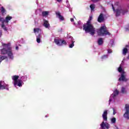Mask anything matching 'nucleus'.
<instances>
[{
  "label": "nucleus",
  "instance_id": "nucleus-23",
  "mask_svg": "<svg viewBox=\"0 0 129 129\" xmlns=\"http://www.w3.org/2000/svg\"><path fill=\"white\" fill-rule=\"evenodd\" d=\"M111 120V123L112 124H115V122H116V118L115 117H112L110 119Z\"/></svg>",
  "mask_w": 129,
  "mask_h": 129
},
{
  "label": "nucleus",
  "instance_id": "nucleus-15",
  "mask_svg": "<svg viewBox=\"0 0 129 129\" xmlns=\"http://www.w3.org/2000/svg\"><path fill=\"white\" fill-rule=\"evenodd\" d=\"M56 18L59 19V21L60 22H62V21H64V17H63L62 15H61V14H60V12H57L56 13Z\"/></svg>",
  "mask_w": 129,
  "mask_h": 129
},
{
  "label": "nucleus",
  "instance_id": "nucleus-24",
  "mask_svg": "<svg viewBox=\"0 0 129 129\" xmlns=\"http://www.w3.org/2000/svg\"><path fill=\"white\" fill-rule=\"evenodd\" d=\"M90 8L91 9V12H93V11H94V9H95V5L91 4L90 6Z\"/></svg>",
  "mask_w": 129,
  "mask_h": 129
},
{
  "label": "nucleus",
  "instance_id": "nucleus-22",
  "mask_svg": "<svg viewBox=\"0 0 129 129\" xmlns=\"http://www.w3.org/2000/svg\"><path fill=\"white\" fill-rule=\"evenodd\" d=\"M98 44L100 46L103 44V39L101 38L98 39Z\"/></svg>",
  "mask_w": 129,
  "mask_h": 129
},
{
  "label": "nucleus",
  "instance_id": "nucleus-19",
  "mask_svg": "<svg viewBox=\"0 0 129 129\" xmlns=\"http://www.w3.org/2000/svg\"><path fill=\"white\" fill-rule=\"evenodd\" d=\"M50 14V11H43L42 12V17H44L45 18H47L49 14Z\"/></svg>",
  "mask_w": 129,
  "mask_h": 129
},
{
  "label": "nucleus",
  "instance_id": "nucleus-25",
  "mask_svg": "<svg viewBox=\"0 0 129 129\" xmlns=\"http://www.w3.org/2000/svg\"><path fill=\"white\" fill-rule=\"evenodd\" d=\"M108 45L109 47H112L114 45V41L113 40H110Z\"/></svg>",
  "mask_w": 129,
  "mask_h": 129
},
{
  "label": "nucleus",
  "instance_id": "nucleus-32",
  "mask_svg": "<svg viewBox=\"0 0 129 129\" xmlns=\"http://www.w3.org/2000/svg\"><path fill=\"white\" fill-rule=\"evenodd\" d=\"M113 114L114 115V114H115V113H116V112H115V110L114 109V108H113Z\"/></svg>",
  "mask_w": 129,
  "mask_h": 129
},
{
  "label": "nucleus",
  "instance_id": "nucleus-11",
  "mask_svg": "<svg viewBox=\"0 0 129 129\" xmlns=\"http://www.w3.org/2000/svg\"><path fill=\"white\" fill-rule=\"evenodd\" d=\"M125 112L123 114L124 117L127 119H129V105L126 104L125 106Z\"/></svg>",
  "mask_w": 129,
  "mask_h": 129
},
{
  "label": "nucleus",
  "instance_id": "nucleus-8",
  "mask_svg": "<svg viewBox=\"0 0 129 129\" xmlns=\"http://www.w3.org/2000/svg\"><path fill=\"white\" fill-rule=\"evenodd\" d=\"M116 6H118V3H116L115 4V7L113 6V5H112V9L114 13H116V16L118 17V16L120 15V14H122V15L124 14V12L123 11V10L121 8V7H119L115 11L114 10V8H116Z\"/></svg>",
  "mask_w": 129,
  "mask_h": 129
},
{
  "label": "nucleus",
  "instance_id": "nucleus-5",
  "mask_svg": "<svg viewBox=\"0 0 129 129\" xmlns=\"http://www.w3.org/2000/svg\"><path fill=\"white\" fill-rule=\"evenodd\" d=\"M20 77L19 76L15 75L12 77L13 80V84L14 87L18 88V87H22L24 85V82L19 79Z\"/></svg>",
  "mask_w": 129,
  "mask_h": 129
},
{
  "label": "nucleus",
  "instance_id": "nucleus-30",
  "mask_svg": "<svg viewBox=\"0 0 129 129\" xmlns=\"http://www.w3.org/2000/svg\"><path fill=\"white\" fill-rule=\"evenodd\" d=\"M107 52L108 54H111V53H112V50L111 49H108Z\"/></svg>",
  "mask_w": 129,
  "mask_h": 129
},
{
  "label": "nucleus",
  "instance_id": "nucleus-31",
  "mask_svg": "<svg viewBox=\"0 0 129 129\" xmlns=\"http://www.w3.org/2000/svg\"><path fill=\"white\" fill-rule=\"evenodd\" d=\"M91 1L93 3H96L97 2H99V1H100V0H91Z\"/></svg>",
  "mask_w": 129,
  "mask_h": 129
},
{
  "label": "nucleus",
  "instance_id": "nucleus-2",
  "mask_svg": "<svg viewBox=\"0 0 129 129\" xmlns=\"http://www.w3.org/2000/svg\"><path fill=\"white\" fill-rule=\"evenodd\" d=\"M92 20V16H90L87 23L84 25L83 30H84L86 33H90L91 35L93 36L95 34V28H94L93 25L91 24Z\"/></svg>",
  "mask_w": 129,
  "mask_h": 129
},
{
  "label": "nucleus",
  "instance_id": "nucleus-29",
  "mask_svg": "<svg viewBox=\"0 0 129 129\" xmlns=\"http://www.w3.org/2000/svg\"><path fill=\"white\" fill-rule=\"evenodd\" d=\"M121 91L122 93H125V88L122 87Z\"/></svg>",
  "mask_w": 129,
  "mask_h": 129
},
{
  "label": "nucleus",
  "instance_id": "nucleus-27",
  "mask_svg": "<svg viewBox=\"0 0 129 129\" xmlns=\"http://www.w3.org/2000/svg\"><path fill=\"white\" fill-rule=\"evenodd\" d=\"M108 58V55H103L101 57V60H105V59H107Z\"/></svg>",
  "mask_w": 129,
  "mask_h": 129
},
{
  "label": "nucleus",
  "instance_id": "nucleus-35",
  "mask_svg": "<svg viewBox=\"0 0 129 129\" xmlns=\"http://www.w3.org/2000/svg\"><path fill=\"white\" fill-rule=\"evenodd\" d=\"M126 59H127V60H129V54L127 55V56L126 57Z\"/></svg>",
  "mask_w": 129,
  "mask_h": 129
},
{
  "label": "nucleus",
  "instance_id": "nucleus-18",
  "mask_svg": "<svg viewBox=\"0 0 129 129\" xmlns=\"http://www.w3.org/2000/svg\"><path fill=\"white\" fill-rule=\"evenodd\" d=\"M104 21V17H103V14L101 13L98 18V22L101 23Z\"/></svg>",
  "mask_w": 129,
  "mask_h": 129
},
{
  "label": "nucleus",
  "instance_id": "nucleus-10",
  "mask_svg": "<svg viewBox=\"0 0 129 129\" xmlns=\"http://www.w3.org/2000/svg\"><path fill=\"white\" fill-rule=\"evenodd\" d=\"M54 42L57 46H58L59 47L61 46H66L67 45V42L66 41L62 39H54Z\"/></svg>",
  "mask_w": 129,
  "mask_h": 129
},
{
  "label": "nucleus",
  "instance_id": "nucleus-21",
  "mask_svg": "<svg viewBox=\"0 0 129 129\" xmlns=\"http://www.w3.org/2000/svg\"><path fill=\"white\" fill-rule=\"evenodd\" d=\"M28 79V77L27 76H23L19 78V79L21 80V81H26L27 79Z\"/></svg>",
  "mask_w": 129,
  "mask_h": 129
},
{
  "label": "nucleus",
  "instance_id": "nucleus-16",
  "mask_svg": "<svg viewBox=\"0 0 129 129\" xmlns=\"http://www.w3.org/2000/svg\"><path fill=\"white\" fill-rule=\"evenodd\" d=\"M0 13L2 16H6L7 15V10L4 7H2L0 9Z\"/></svg>",
  "mask_w": 129,
  "mask_h": 129
},
{
  "label": "nucleus",
  "instance_id": "nucleus-38",
  "mask_svg": "<svg viewBox=\"0 0 129 129\" xmlns=\"http://www.w3.org/2000/svg\"><path fill=\"white\" fill-rule=\"evenodd\" d=\"M57 1V2H58V3H60V2H61V1H62V0H56Z\"/></svg>",
  "mask_w": 129,
  "mask_h": 129
},
{
  "label": "nucleus",
  "instance_id": "nucleus-9",
  "mask_svg": "<svg viewBox=\"0 0 129 129\" xmlns=\"http://www.w3.org/2000/svg\"><path fill=\"white\" fill-rule=\"evenodd\" d=\"M118 90H117V89H116L113 93H112V95H110V98L109 100V103H110V102H114V101H115V99H116V97L117 96V95H118Z\"/></svg>",
  "mask_w": 129,
  "mask_h": 129
},
{
  "label": "nucleus",
  "instance_id": "nucleus-3",
  "mask_svg": "<svg viewBox=\"0 0 129 129\" xmlns=\"http://www.w3.org/2000/svg\"><path fill=\"white\" fill-rule=\"evenodd\" d=\"M12 19L13 17L10 16L9 15H7L5 19L2 17V16L0 15V22H2L1 27L4 31H8L7 26H8L9 23L12 21Z\"/></svg>",
  "mask_w": 129,
  "mask_h": 129
},
{
  "label": "nucleus",
  "instance_id": "nucleus-20",
  "mask_svg": "<svg viewBox=\"0 0 129 129\" xmlns=\"http://www.w3.org/2000/svg\"><path fill=\"white\" fill-rule=\"evenodd\" d=\"M42 38V35L41 34H39L36 36V41L37 43H40L42 41L41 40V39Z\"/></svg>",
  "mask_w": 129,
  "mask_h": 129
},
{
  "label": "nucleus",
  "instance_id": "nucleus-14",
  "mask_svg": "<svg viewBox=\"0 0 129 129\" xmlns=\"http://www.w3.org/2000/svg\"><path fill=\"white\" fill-rule=\"evenodd\" d=\"M128 45H126L122 49V55H124V56H125L126 54H127V52H128Z\"/></svg>",
  "mask_w": 129,
  "mask_h": 129
},
{
  "label": "nucleus",
  "instance_id": "nucleus-1",
  "mask_svg": "<svg viewBox=\"0 0 129 129\" xmlns=\"http://www.w3.org/2000/svg\"><path fill=\"white\" fill-rule=\"evenodd\" d=\"M2 46L3 49H1V54L3 55H7L9 59L13 60L14 59V54L12 51V48L10 46V43H2Z\"/></svg>",
  "mask_w": 129,
  "mask_h": 129
},
{
  "label": "nucleus",
  "instance_id": "nucleus-13",
  "mask_svg": "<svg viewBox=\"0 0 129 129\" xmlns=\"http://www.w3.org/2000/svg\"><path fill=\"white\" fill-rule=\"evenodd\" d=\"M68 38L71 42V43L69 45V48H73L74 47V43H75V39H74L72 36H69Z\"/></svg>",
  "mask_w": 129,
  "mask_h": 129
},
{
  "label": "nucleus",
  "instance_id": "nucleus-37",
  "mask_svg": "<svg viewBox=\"0 0 129 129\" xmlns=\"http://www.w3.org/2000/svg\"><path fill=\"white\" fill-rule=\"evenodd\" d=\"M16 50H19V47L18 46H16L15 48Z\"/></svg>",
  "mask_w": 129,
  "mask_h": 129
},
{
  "label": "nucleus",
  "instance_id": "nucleus-34",
  "mask_svg": "<svg viewBox=\"0 0 129 129\" xmlns=\"http://www.w3.org/2000/svg\"><path fill=\"white\" fill-rule=\"evenodd\" d=\"M128 27H125V30L126 31H128L129 30V24L128 25Z\"/></svg>",
  "mask_w": 129,
  "mask_h": 129
},
{
  "label": "nucleus",
  "instance_id": "nucleus-12",
  "mask_svg": "<svg viewBox=\"0 0 129 129\" xmlns=\"http://www.w3.org/2000/svg\"><path fill=\"white\" fill-rule=\"evenodd\" d=\"M0 89H7V90H9V85L6 84L4 81H1Z\"/></svg>",
  "mask_w": 129,
  "mask_h": 129
},
{
  "label": "nucleus",
  "instance_id": "nucleus-26",
  "mask_svg": "<svg viewBox=\"0 0 129 129\" xmlns=\"http://www.w3.org/2000/svg\"><path fill=\"white\" fill-rule=\"evenodd\" d=\"M40 32H41V29H40L39 28L34 29V33H35V34L37 33H40Z\"/></svg>",
  "mask_w": 129,
  "mask_h": 129
},
{
  "label": "nucleus",
  "instance_id": "nucleus-36",
  "mask_svg": "<svg viewBox=\"0 0 129 129\" xmlns=\"http://www.w3.org/2000/svg\"><path fill=\"white\" fill-rule=\"evenodd\" d=\"M71 21H72V22H74V19L71 18Z\"/></svg>",
  "mask_w": 129,
  "mask_h": 129
},
{
  "label": "nucleus",
  "instance_id": "nucleus-33",
  "mask_svg": "<svg viewBox=\"0 0 129 129\" xmlns=\"http://www.w3.org/2000/svg\"><path fill=\"white\" fill-rule=\"evenodd\" d=\"M3 36V31L2 30H0V38Z\"/></svg>",
  "mask_w": 129,
  "mask_h": 129
},
{
  "label": "nucleus",
  "instance_id": "nucleus-7",
  "mask_svg": "<svg viewBox=\"0 0 129 129\" xmlns=\"http://www.w3.org/2000/svg\"><path fill=\"white\" fill-rule=\"evenodd\" d=\"M97 33L99 36H109L110 33H109L107 30H106V27L105 26H102L100 29H98L97 31Z\"/></svg>",
  "mask_w": 129,
  "mask_h": 129
},
{
  "label": "nucleus",
  "instance_id": "nucleus-4",
  "mask_svg": "<svg viewBox=\"0 0 129 129\" xmlns=\"http://www.w3.org/2000/svg\"><path fill=\"white\" fill-rule=\"evenodd\" d=\"M107 111L108 110H105L102 114V118L104 121H103L102 123L100 124L101 129H105V128H109L110 127V124H108V123L106 122L107 121Z\"/></svg>",
  "mask_w": 129,
  "mask_h": 129
},
{
  "label": "nucleus",
  "instance_id": "nucleus-28",
  "mask_svg": "<svg viewBox=\"0 0 129 129\" xmlns=\"http://www.w3.org/2000/svg\"><path fill=\"white\" fill-rule=\"evenodd\" d=\"M5 59H7V56H0V64L2 63V61L3 60H5Z\"/></svg>",
  "mask_w": 129,
  "mask_h": 129
},
{
  "label": "nucleus",
  "instance_id": "nucleus-17",
  "mask_svg": "<svg viewBox=\"0 0 129 129\" xmlns=\"http://www.w3.org/2000/svg\"><path fill=\"white\" fill-rule=\"evenodd\" d=\"M43 26L46 29H50V24H49V21L46 20H43Z\"/></svg>",
  "mask_w": 129,
  "mask_h": 129
},
{
  "label": "nucleus",
  "instance_id": "nucleus-6",
  "mask_svg": "<svg viewBox=\"0 0 129 129\" xmlns=\"http://www.w3.org/2000/svg\"><path fill=\"white\" fill-rule=\"evenodd\" d=\"M123 63V60L122 61V62L121 64H120L119 68H118V71L120 73H121V76L119 78V81H124L126 82L127 81V79L125 78L126 75L125 72L123 71V70H122V63Z\"/></svg>",
  "mask_w": 129,
  "mask_h": 129
}]
</instances>
